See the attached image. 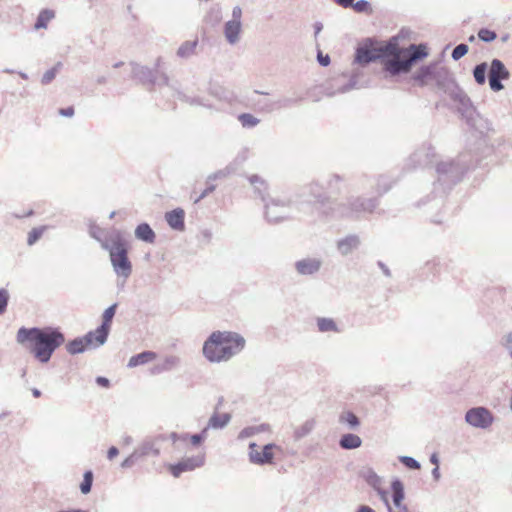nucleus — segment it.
I'll return each instance as SVG.
<instances>
[{
  "instance_id": "39",
  "label": "nucleus",
  "mask_w": 512,
  "mask_h": 512,
  "mask_svg": "<svg viewBox=\"0 0 512 512\" xmlns=\"http://www.w3.org/2000/svg\"><path fill=\"white\" fill-rule=\"evenodd\" d=\"M449 80L450 76L448 71L445 68L439 67L437 64L434 73L433 84H435L439 89H443Z\"/></svg>"
},
{
  "instance_id": "21",
  "label": "nucleus",
  "mask_w": 512,
  "mask_h": 512,
  "mask_svg": "<svg viewBox=\"0 0 512 512\" xmlns=\"http://www.w3.org/2000/svg\"><path fill=\"white\" fill-rule=\"evenodd\" d=\"M295 270L299 275L310 276L318 273L322 267V261L318 258H303L295 262Z\"/></svg>"
},
{
  "instance_id": "16",
  "label": "nucleus",
  "mask_w": 512,
  "mask_h": 512,
  "mask_svg": "<svg viewBox=\"0 0 512 512\" xmlns=\"http://www.w3.org/2000/svg\"><path fill=\"white\" fill-rule=\"evenodd\" d=\"M132 76L133 78L139 80L142 84H149V85H155L156 83L158 85H167L168 84V77L166 74H162L159 81H156V78L154 76V70L142 66L136 63H132Z\"/></svg>"
},
{
  "instance_id": "59",
  "label": "nucleus",
  "mask_w": 512,
  "mask_h": 512,
  "mask_svg": "<svg viewBox=\"0 0 512 512\" xmlns=\"http://www.w3.org/2000/svg\"><path fill=\"white\" fill-rule=\"evenodd\" d=\"M138 459H140V458L134 450L127 458H125L122 461L121 467L124 469L131 468Z\"/></svg>"
},
{
  "instance_id": "1",
  "label": "nucleus",
  "mask_w": 512,
  "mask_h": 512,
  "mask_svg": "<svg viewBox=\"0 0 512 512\" xmlns=\"http://www.w3.org/2000/svg\"><path fill=\"white\" fill-rule=\"evenodd\" d=\"M16 340L42 363H48L53 353L64 344L65 336L58 327H21Z\"/></svg>"
},
{
  "instance_id": "57",
  "label": "nucleus",
  "mask_w": 512,
  "mask_h": 512,
  "mask_svg": "<svg viewBox=\"0 0 512 512\" xmlns=\"http://www.w3.org/2000/svg\"><path fill=\"white\" fill-rule=\"evenodd\" d=\"M10 295L8 290L0 288V315L4 314L9 304Z\"/></svg>"
},
{
  "instance_id": "7",
  "label": "nucleus",
  "mask_w": 512,
  "mask_h": 512,
  "mask_svg": "<svg viewBox=\"0 0 512 512\" xmlns=\"http://www.w3.org/2000/svg\"><path fill=\"white\" fill-rule=\"evenodd\" d=\"M397 49V43L389 41L385 45H378L373 38L364 39L356 48L354 63L362 67L375 62L382 61L384 57L390 56Z\"/></svg>"
},
{
  "instance_id": "61",
  "label": "nucleus",
  "mask_w": 512,
  "mask_h": 512,
  "mask_svg": "<svg viewBox=\"0 0 512 512\" xmlns=\"http://www.w3.org/2000/svg\"><path fill=\"white\" fill-rule=\"evenodd\" d=\"M501 344L508 351L509 356L512 358V331L503 336Z\"/></svg>"
},
{
  "instance_id": "45",
  "label": "nucleus",
  "mask_w": 512,
  "mask_h": 512,
  "mask_svg": "<svg viewBox=\"0 0 512 512\" xmlns=\"http://www.w3.org/2000/svg\"><path fill=\"white\" fill-rule=\"evenodd\" d=\"M457 109L464 120L471 119V115L476 111L470 98L467 99V103L465 101L459 104Z\"/></svg>"
},
{
  "instance_id": "38",
  "label": "nucleus",
  "mask_w": 512,
  "mask_h": 512,
  "mask_svg": "<svg viewBox=\"0 0 512 512\" xmlns=\"http://www.w3.org/2000/svg\"><path fill=\"white\" fill-rule=\"evenodd\" d=\"M315 420L314 419H308L306 420L300 427L296 428L294 431V439L296 441L306 437L309 435L313 429L315 428Z\"/></svg>"
},
{
  "instance_id": "27",
  "label": "nucleus",
  "mask_w": 512,
  "mask_h": 512,
  "mask_svg": "<svg viewBox=\"0 0 512 512\" xmlns=\"http://www.w3.org/2000/svg\"><path fill=\"white\" fill-rule=\"evenodd\" d=\"M198 39L184 41L177 49L176 55L181 59H189L197 52Z\"/></svg>"
},
{
  "instance_id": "12",
  "label": "nucleus",
  "mask_w": 512,
  "mask_h": 512,
  "mask_svg": "<svg viewBox=\"0 0 512 512\" xmlns=\"http://www.w3.org/2000/svg\"><path fill=\"white\" fill-rule=\"evenodd\" d=\"M465 421L472 427L487 429L492 425L494 417L490 410L479 406L470 408L466 412Z\"/></svg>"
},
{
  "instance_id": "6",
  "label": "nucleus",
  "mask_w": 512,
  "mask_h": 512,
  "mask_svg": "<svg viewBox=\"0 0 512 512\" xmlns=\"http://www.w3.org/2000/svg\"><path fill=\"white\" fill-rule=\"evenodd\" d=\"M468 169V164L461 157L456 160L437 163V180L434 183V189H441L443 193H446L462 179Z\"/></svg>"
},
{
  "instance_id": "53",
  "label": "nucleus",
  "mask_w": 512,
  "mask_h": 512,
  "mask_svg": "<svg viewBox=\"0 0 512 512\" xmlns=\"http://www.w3.org/2000/svg\"><path fill=\"white\" fill-rule=\"evenodd\" d=\"M450 97L458 105L462 104V102H467V99L469 98L468 95L458 86H456L455 89L450 93Z\"/></svg>"
},
{
  "instance_id": "41",
  "label": "nucleus",
  "mask_w": 512,
  "mask_h": 512,
  "mask_svg": "<svg viewBox=\"0 0 512 512\" xmlns=\"http://www.w3.org/2000/svg\"><path fill=\"white\" fill-rule=\"evenodd\" d=\"M268 430H269L268 424H260L258 426H250V427H246V428L242 429L240 431L238 437L240 439H245V438L252 437L258 433L266 432Z\"/></svg>"
},
{
  "instance_id": "33",
  "label": "nucleus",
  "mask_w": 512,
  "mask_h": 512,
  "mask_svg": "<svg viewBox=\"0 0 512 512\" xmlns=\"http://www.w3.org/2000/svg\"><path fill=\"white\" fill-rule=\"evenodd\" d=\"M231 420V415L229 413L219 414L214 412L212 416L208 420V425L211 429H223L226 427Z\"/></svg>"
},
{
  "instance_id": "3",
  "label": "nucleus",
  "mask_w": 512,
  "mask_h": 512,
  "mask_svg": "<svg viewBox=\"0 0 512 512\" xmlns=\"http://www.w3.org/2000/svg\"><path fill=\"white\" fill-rule=\"evenodd\" d=\"M428 55L426 46L423 44H411L408 49H397L390 56L384 57L381 61L385 78L394 77L408 73L412 66Z\"/></svg>"
},
{
  "instance_id": "35",
  "label": "nucleus",
  "mask_w": 512,
  "mask_h": 512,
  "mask_svg": "<svg viewBox=\"0 0 512 512\" xmlns=\"http://www.w3.org/2000/svg\"><path fill=\"white\" fill-rule=\"evenodd\" d=\"M316 324H317L318 331L322 332V333H326V332L340 333L341 332L337 323L332 318L318 317L316 320Z\"/></svg>"
},
{
  "instance_id": "52",
  "label": "nucleus",
  "mask_w": 512,
  "mask_h": 512,
  "mask_svg": "<svg viewBox=\"0 0 512 512\" xmlns=\"http://www.w3.org/2000/svg\"><path fill=\"white\" fill-rule=\"evenodd\" d=\"M356 83H357L356 78L351 77L350 80L348 81V83L339 87L337 89V91H327L326 94L328 96H334L336 93H346V92L352 90L353 88H355Z\"/></svg>"
},
{
  "instance_id": "9",
  "label": "nucleus",
  "mask_w": 512,
  "mask_h": 512,
  "mask_svg": "<svg viewBox=\"0 0 512 512\" xmlns=\"http://www.w3.org/2000/svg\"><path fill=\"white\" fill-rule=\"evenodd\" d=\"M304 190L313 199V203L316 205L320 216L325 219H330V216L325 213V210L333 209L336 201L331 200L325 192L324 187L319 182L313 181L308 184Z\"/></svg>"
},
{
  "instance_id": "44",
  "label": "nucleus",
  "mask_w": 512,
  "mask_h": 512,
  "mask_svg": "<svg viewBox=\"0 0 512 512\" xmlns=\"http://www.w3.org/2000/svg\"><path fill=\"white\" fill-rule=\"evenodd\" d=\"M391 186L392 182L386 176L381 175L375 180V192L378 196L388 192Z\"/></svg>"
},
{
  "instance_id": "48",
  "label": "nucleus",
  "mask_w": 512,
  "mask_h": 512,
  "mask_svg": "<svg viewBox=\"0 0 512 512\" xmlns=\"http://www.w3.org/2000/svg\"><path fill=\"white\" fill-rule=\"evenodd\" d=\"M302 100H303L302 96H299L296 98H283V99H279L278 101H276L274 103V105L277 109L289 108L292 105L297 104L298 102H300Z\"/></svg>"
},
{
  "instance_id": "63",
  "label": "nucleus",
  "mask_w": 512,
  "mask_h": 512,
  "mask_svg": "<svg viewBox=\"0 0 512 512\" xmlns=\"http://www.w3.org/2000/svg\"><path fill=\"white\" fill-rule=\"evenodd\" d=\"M242 10L239 6H235L232 10V20L233 22H241Z\"/></svg>"
},
{
  "instance_id": "42",
  "label": "nucleus",
  "mask_w": 512,
  "mask_h": 512,
  "mask_svg": "<svg viewBox=\"0 0 512 512\" xmlns=\"http://www.w3.org/2000/svg\"><path fill=\"white\" fill-rule=\"evenodd\" d=\"M340 423H346L351 429H356L360 425L359 418L351 411H345L339 416Z\"/></svg>"
},
{
  "instance_id": "2",
  "label": "nucleus",
  "mask_w": 512,
  "mask_h": 512,
  "mask_svg": "<svg viewBox=\"0 0 512 512\" xmlns=\"http://www.w3.org/2000/svg\"><path fill=\"white\" fill-rule=\"evenodd\" d=\"M243 336L231 331H214L205 340L202 348L204 357L212 363L230 360L245 347Z\"/></svg>"
},
{
  "instance_id": "46",
  "label": "nucleus",
  "mask_w": 512,
  "mask_h": 512,
  "mask_svg": "<svg viewBox=\"0 0 512 512\" xmlns=\"http://www.w3.org/2000/svg\"><path fill=\"white\" fill-rule=\"evenodd\" d=\"M93 484V472L91 470L85 471L83 480L80 484V491L82 494H88L91 491Z\"/></svg>"
},
{
  "instance_id": "11",
  "label": "nucleus",
  "mask_w": 512,
  "mask_h": 512,
  "mask_svg": "<svg viewBox=\"0 0 512 512\" xmlns=\"http://www.w3.org/2000/svg\"><path fill=\"white\" fill-rule=\"evenodd\" d=\"M509 77L510 72L505 67L504 63L499 59H493L488 71L490 89L494 92L501 91L504 88L502 81L509 79Z\"/></svg>"
},
{
  "instance_id": "25",
  "label": "nucleus",
  "mask_w": 512,
  "mask_h": 512,
  "mask_svg": "<svg viewBox=\"0 0 512 512\" xmlns=\"http://www.w3.org/2000/svg\"><path fill=\"white\" fill-rule=\"evenodd\" d=\"M165 219L168 225L176 230L183 231L185 229V212L181 208L173 209L165 214Z\"/></svg>"
},
{
  "instance_id": "18",
  "label": "nucleus",
  "mask_w": 512,
  "mask_h": 512,
  "mask_svg": "<svg viewBox=\"0 0 512 512\" xmlns=\"http://www.w3.org/2000/svg\"><path fill=\"white\" fill-rule=\"evenodd\" d=\"M359 476L373 488L384 500L386 491L382 489L383 478L380 477L371 467H364L360 470Z\"/></svg>"
},
{
  "instance_id": "15",
  "label": "nucleus",
  "mask_w": 512,
  "mask_h": 512,
  "mask_svg": "<svg viewBox=\"0 0 512 512\" xmlns=\"http://www.w3.org/2000/svg\"><path fill=\"white\" fill-rule=\"evenodd\" d=\"M118 307L117 303L112 304L108 308L105 309L102 315V323L101 325L94 331L96 333V345L95 347L103 345L108 338L110 327L112 320L115 316L116 309Z\"/></svg>"
},
{
  "instance_id": "31",
  "label": "nucleus",
  "mask_w": 512,
  "mask_h": 512,
  "mask_svg": "<svg viewBox=\"0 0 512 512\" xmlns=\"http://www.w3.org/2000/svg\"><path fill=\"white\" fill-rule=\"evenodd\" d=\"M338 6L343 8H353L358 13H365L371 11L370 3L367 0H359L354 2V0H350L345 2V0H333Z\"/></svg>"
},
{
  "instance_id": "4",
  "label": "nucleus",
  "mask_w": 512,
  "mask_h": 512,
  "mask_svg": "<svg viewBox=\"0 0 512 512\" xmlns=\"http://www.w3.org/2000/svg\"><path fill=\"white\" fill-rule=\"evenodd\" d=\"M102 249L109 252L111 265L118 276L117 286L123 288L126 280L132 274V263L128 258V249L125 241L117 236L111 242H102Z\"/></svg>"
},
{
  "instance_id": "22",
  "label": "nucleus",
  "mask_w": 512,
  "mask_h": 512,
  "mask_svg": "<svg viewBox=\"0 0 512 512\" xmlns=\"http://www.w3.org/2000/svg\"><path fill=\"white\" fill-rule=\"evenodd\" d=\"M245 156H237L232 162L226 165L223 169H220L214 173H211L207 176L206 182H212L216 180H221L229 177L232 174H235L239 168V166L245 161Z\"/></svg>"
},
{
  "instance_id": "55",
  "label": "nucleus",
  "mask_w": 512,
  "mask_h": 512,
  "mask_svg": "<svg viewBox=\"0 0 512 512\" xmlns=\"http://www.w3.org/2000/svg\"><path fill=\"white\" fill-rule=\"evenodd\" d=\"M44 230H45V227L33 228L28 233V238H27L28 245L31 246V245L35 244L43 235Z\"/></svg>"
},
{
  "instance_id": "60",
  "label": "nucleus",
  "mask_w": 512,
  "mask_h": 512,
  "mask_svg": "<svg viewBox=\"0 0 512 512\" xmlns=\"http://www.w3.org/2000/svg\"><path fill=\"white\" fill-rule=\"evenodd\" d=\"M216 189V185L212 184V183H207V187L202 191L201 194H199L195 199H194V203L197 204L199 203L201 200H203L205 197H207L210 193L214 192Z\"/></svg>"
},
{
  "instance_id": "19",
  "label": "nucleus",
  "mask_w": 512,
  "mask_h": 512,
  "mask_svg": "<svg viewBox=\"0 0 512 512\" xmlns=\"http://www.w3.org/2000/svg\"><path fill=\"white\" fill-rule=\"evenodd\" d=\"M95 337L96 333L94 331H90L85 336L75 338L68 342L66 350L71 355L83 353L87 347L93 344L94 341L96 342Z\"/></svg>"
},
{
  "instance_id": "49",
  "label": "nucleus",
  "mask_w": 512,
  "mask_h": 512,
  "mask_svg": "<svg viewBox=\"0 0 512 512\" xmlns=\"http://www.w3.org/2000/svg\"><path fill=\"white\" fill-rule=\"evenodd\" d=\"M399 461L410 470H419L421 468V464L419 461L410 456H399Z\"/></svg>"
},
{
  "instance_id": "51",
  "label": "nucleus",
  "mask_w": 512,
  "mask_h": 512,
  "mask_svg": "<svg viewBox=\"0 0 512 512\" xmlns=\"http://www.w3.org/2000/svg\"><path fill=\"white\" fill-rule=\"evenodd\" d=\"M61 66H62V64L60 62H58L54 67L47 70L42 76V79H41L42 84L46 85V84H49L51 81H53Z\"/></svg>"
},
{
  "instance_id": "32",
  "label": "nucleus",
  "mask_w": 512,
  "mask_h": 512,
  "mask_svg": "<svg viewBox=\"0 0 512 512\" xmlns=\"http://www.w3.org/2000/svg\"><path fill=\"white\" fill-rule=\"evenodd\" d=\"M339 445L345 450L357 449L362 445V439L356 434L347 433L341 436Z\"/></svg>"
},
{
  "instance_id": "24",
  "label": "nucleus",
  "mask_w": 512,
  "mask_h": 512,
  "mask_svg": "<svg viewBox=\"0 0 512 512\" xmlns=\"http://www.w3.org/2000/svg\"><path fill=\"white\" fill-rule=\"evenodd\" d=\"M465 121L467 125L481 135H486L493 131L492 123L482 116L477 110L471 115V119H466Z\"/></svg>"
},
{
  "instance_id": "13",
  "label": "nucleus",
  "mask_w": 512,
  "mask_h": 512,
  "mask_svg": "<svg viewBox=\"0 0 512 512\" xmlns=\"http://www.w3.org/2000/svg\"><path fill=\"white\" fill-rule=\"evenodd\" d=\"M164 441H166L164 434L147 436L134 450L140 459L148 456L158 457L161 453V444Z\"/></svg>"
},
{
  "instance_id": "43",
  "label": "nucleus",
  "mask_w": 512,
  "mask_h": 512,
  "mask_svg": "<svg viewBox=\"0 0 512 512\" xmlns=\"http://www.w3.org/2000/svg\"><path fill=\"white\" fill-rule=\"evenodd\" d=\"M238 121L241 123L243 128H247V129L254 128L260 123V119H258L251 113L239 114Z\"/></svg>"
},
{
  "instance_id": "40",
  "label": "nucleus",
  "mask_w": 512,
  "mask_h": 512,
  "mask_svg": "<svg viewBox=\"0 0 512 512\" xmlns=\"http://www.w3.org/2000/svg\"><path fill=\"white\" fill-rule=\"evenodd\" d=\"M488 70V64L481 62L473 68V77L478 85H484L486 83V74Z\"/></svg>"
},
{
  "instance_id": "20",
  "label": "nucleus",
  "mask_w": 512,
  "mask_h": 512,
  "mask_svg": "<svg viewBox=\"0 0 512 512\" xmlns=\"http://www.w3.org/2000/svg\"><path fill=\"white\" fill-rule=\"evenodd\" d=\"M361 245V239L357 234H348L336 241V249L341 256H348Z\"/></svg>"
},
{
  "instance_id": "47",
  "label": "nucleus",
  "mask_w": 512,
  "mask_h": 512,
  "mask_svg": "<svg viewBox=\"0 0 512 512\" xmlns=\"http://www.w3.org/2000/svg\"><path fill=\"white\" fill-rule=\"evenodd\" d=\"M343 182V178L338 174H332L327 180V188L332 192L340 191V184Z\"/></svg>"
},
{
  "instance_id": "62",
  "label": "nucleus",
  "mask_w": 512,
  "mask_h": 512,
  "mask_svg": "<svg viewBox=\"0 0 512 512\" xmlns=\"http://www.w3.org/2000/svg\"><path fill=\"white\" fill-rule=\"evenodd\" d=\"M212 239V232L209 229H204L199 234V240L201 243L209 244Z\"/></svg>"
},
{
  "instance_id": "56",
  "label": "nucleus",
  "mask_w": 512,
  "mask_h": 512,
  "mask_svg": "<svg viewBox=\"0 0 512 512\" xmlns=\"http://www.w3.org/2000/svg\"><path fill=\"white\" fill-rule=\"evenodd\" d=\"M469 47L467 44L461 43L457 45L452 51V59L457 61L468 53Z\"/></svg>"
},
{
  "instance_id": "58",
  "label": "nucleus",
  "mask_w": 512,
  "mask_h": 512,
  "mask_svg": "<svg viewBox=\"0 0 512 512\" xmlns=\"http://www.w3.org/2000/svg\"><path fill=\"white\" fill-rule=\"evenodd\" d=\"M103 234H104V230L97 225H92L89 229V235L92 238H94L95 240H97L101 246H102V242H109L108 240H104L102 238Z\"/></svg>"
},
{
  "instance_id": "26",
  "label": "nucleus",
  "mask_w": 512,
  "mask_h": 512,
  "mask_svg": "<svg viewBox=\"0 0 512 512\" xmlns=\"http://www.w3.org/2000/svg\"><path fill=\"white\" fill-rule=\"evenodd\" d=\"M241 27V22L227 21L225 23L224 35L229 44L234 45L239 41Z\"/></svg>"
},
{
  "instance_id": "30",
  "label": "nucleus",
  "mask_w": 512,
  "mask_h": 512,
  "mask_svg": "<svg viewBox=\"0 0 512 512\" xmlns=\"http://www.w3.org/2000/svg\"><path fill=\"white\" fill-rule=\"evenodd\" d=\"M157 354L153 351H143L139 354L133 355L127 364L128 368H135L144 365L156 358Z\"/></svg>"
},
{
  "instance_id": "29",
  "label": "nucleus",
  "mask_w": 512,
  "mask_h": 512,
  "mask_svg": "<svg viewBox=\"0 0 512 512\" xmlns=\"http://www.w3.org/2000/svg\"><path fill=\"white\" fill-rule=\"evenodd\" d=\"M250 184L254 188V192L261 198L262 201H266V198L269 196L267 194V183L266 181L260 177L259 175H251L248 178Z\"/></svg>"
},
{
  "instance_id": "50",
  "label": "nucleus",
  "mask_w": 512,
  "mask_h": 512,
  "mask_svg": "<svg viewBox=\"0 0 512 512\" xmlns=\"http://www.w3.org/2000/svg\"><path fill=\"white\" fill-rule=\"evenodd\" d=\"M478 38L483 42L489 43L497 38V34L495 31L488 28H481L478 31Z\"/></svg>"
},
{
  "instance_id": "8",
  "label": "nucleus",
  "mask_w": 512,
  "mask_h": 512,
  "mask_svg": "<svg viewBox=\"0 0 512 512\" xmlns=\"http://www.w3.org/2000/svg\"><path fill=\"white\" fill-rule=\"evenodd\" d=\"M264 202L265 218L271 224H277L288 218L292 200L288 196H268Z\"/></svg>"
},
{
  "instance_id": "64",
  "label": "nucleus",
  "mask_w": 512,
  "mask_h": 512,
  "mask_svg": "<svg viewBox=\"0 0 512 512\" xmlns=\"http://www.w3.org/2000/svg\"><path fill=\"white\" fill-rule=\"evenodd\" d=\"M317 60L319 64L323 67H326L330 64V57L328 54L323 55L321 52L318 53Z\"/></svg>"
},
{
  "instance_id": "5",
  "label": "nucleus",
  "mask_w": 512,
  "mask_h": 512,
  "mask_svg": "<svg viewBox=\"0 0 512 512\" xmlns=\"http://www.w3.org/2000/svg\"><path fill=\"white\" fill-rule=\"evenodd\" d=\"M378 206L376 197L351 196L346 202H336L335 207L325 210L330 219H358L364 213H372Z\"/></svg>"
},
{
  "instance_id": "10",
  "label": "nucleus",
  "mask_w": 512,
  "mask_h": 512,
  "mask_svg": "<svg viewBox=\"0 0 512 512\" xmlns=\"http://www.w3.org/2000/svg\"><path fill=\"white\" fill-rule=\"evenodd\" d=\"M436 158L435 149L430 144H424L412 153L405 162L404 169L412 171L431 165Z\"/></svg>"
},
{
  "instance_id": "37",
  "label": "nucleus",
  "mask_w": 512,
  "mask_h": 512,
  "mask_svg": "<svg viewBox=\"0 0 512 512\" xmlns=\"http://www.w3.org/2000/svg\"><path fill=\"white\" fill-rule=\"evenodd\" d=\"M55 17V12L50 9H43L37 16L34 28L36 30L46 28L48 22Z\"/></svg>"
},
{
  "instance_id": "17",
  "label": "nucleus",
  "mask_w": 512,
  "mask_h": 512,
  "mask_svg": "<svg viewBox=\"0 0 512 512\" xmlns=\"http://www.w3.org/2000/svg\"><path fill=\"white\" fill-rule=\"evenodd\" d=\"M257 447V444L254 442L249 444L250 462L257 465L272 464L274 459L273 449L276 445L274 443L266 444L263 446L262 452H259Z\"/></svg>"
},
{
  "instance_id": "28",
  "label": "nucleus",
  "mask_w": 512,
  "mask_h": 512,
  "mask_svg": "<svg viewBox=\"0 0 512 512\" xmlns=\"http://www.w3.org/2000/svg\"><path fill=\"white\" fill-rule=\"evenodd\" d=\"M135 237L138 240L144 241L146 243H153L155 241L156 235L149 224L141 223L135 229Z\"/></svg>"
},
{
  "instance_id": "34",
  "label": "nucleus",
  "mask_w": 512,
  "mask_h": 512,
  "mask_svg": "<svg viewBox=\"0 0 512 512\" xmlns=\"http://www.w3.org/2000/svg\"><path fill=\"white\" fill-rule=\"evenodd\" d=\"M391 489H392V500L395 507H400L401 504H403V500L405 497L404 493V486L401 480L394 479L391 482Z\"/></svg>"
},
{
  "instance_id": "23",
  "label": "nucleus",
  "mask_w": 512,
  "mask_h": 512,
  "mask_svg": "<svg viewBox=\"0 0 512 512\" xmlns=\"http://www.w3.org/2000/svg\"><path fill=\"white\" fill-rule=\"evenodd\" d=\"M437 63L421 66L412 75L413 80L417 85L424 87L433 84L434 73Z\"/></svg>"
},
{
  "instance_id": "36",
  "label": "nucleus",
  "mask_w": 512,
  "mask_h": 512,
  "mask_svg": "<svg viewBox=\"0 0 512 512\" xmlns=\"http://www.w3.org/2000/svg\"><path fill=\"white\" fill-rule=\"evenodd\" d=\"M180 358L175 355L166 356L161 364H158L154 369L156 373L171 371L180 364Z\"/></svg>"
},
{
  "instance_id": "54",
  "label": "nucleus",
  "mask_w": 512,
  "mask_h": 512,
  "mask_svg": "<svg viewBox=\"0 0 512 512\" xmlns=\"http://www.w3.org/2000/svg\"><path fill=\"white\" fill-rule=\"evenodd\" d=\"M450 97L458 105L462 104V102H467V99L469 98L468 95L458 86H456L455 89L450 93Z\"/></svg>"
},
{
  "instance_id": "14",
  "label": "nucleus",
  "mask_w": 512,
  "mask_h": 512,
  "mask_svg": "<svg viewBox=\"0 0 512 512\" xmlns=\"http://www.w3.org/2000/svg\"><path fill=\"white\" fill-rule=\"evenodd\" d=\"M205 464V453L198 454L192 457H186L175 464L169 465L170 473L178 478L184 472L193 471L196 468H200Z\"/></svg>"
}]
</instances>
